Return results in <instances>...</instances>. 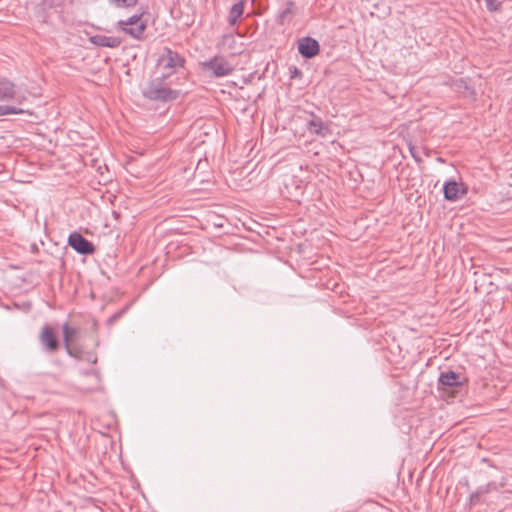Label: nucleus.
Listing matches in <instances>:
<instances>
[{"instance_id": "9", "label": "nucleus", "mask_w": 512, "mask_h": 512, "mask_svg": "<svg viewBox=\"0 0 512 512\" xmlns=\"http://www.w3.org/2000/svg\"><path fill=\"white\" fill-rule=\"evenodd\" d=\"M62 332L65 350L68 355L74 356V352L71 348V343H73L80 337L81 330L77 327L70 326L68 323H64L62 325Z\"/></svg>"}, {"instance_id": "6", "label": "nucleus", "mask_w": 512, "mask_h": 512, "mask_svg": "<svg viewBox=\"0 0 512 512\" xmlns=\"http://www.w3.org/2000/svg\"><path fill=\"white\" fill-rule=\"evenodd\" d=\"M467 383V378L452 370L441 372L438 378V388L458 387Z\"/></svg>"}, {"instance_id": "24", "label": "nucleus", "mask_w": 512, "mask_h": 512, "mask_svg": "<svg viewBox=\"0 0 512 512\" xmlns=\"http://www.w3.org/2000/svg\"><path fill=\"white\" fill-rule=\"evenodd\" d=\"M216 59L214 60H209V61H205V62H201L200 64H209V65H212V64H216L215 63Z\"/></svg>"}, {"instance_id": "22", "label": "nucleus", "mask_w": 512, "mask_h": 512, "mask_svg": "<svg viewBox=\"0 0 512 512\" xmlns=\"http://www.w3.org/2000/svg\"><path fill=\"white\" fill-rule=\"evenodd\" d=\"M501 4V0H486V7L491 12L499 11Z\"/></svg>"}, {"instance_id": "18", "label": "nucleus", "mask_w": 512, "mask_h": 512, "mask_svg": "<svg viewBox=\"0 0 512 512\" xmlns=\"http://www.w3.org/2000/svg\"><path fill=\"white\" fill-rule=\"evenodd\" d=\"M128 309H129V305H126L124 308H122L121 310L117 311L112 316H110L107 319V322H106L107 325L108 326L114 325L119 319H121L124 316V314L128 311Z\"/></svg>"}, {"instance_id": "8", "label": "nucleus", "mask_w": 512, "mask_h": 512, "mask_svg": "<svg viewBox=\"0 0 512 512\" xmlns=\"http://www.w3.org/2000/svg\"><path fill=\"white\" fill-rule=\"evenodd\" d=\"M467 188L462 183H458L455 180L446 181L443 185L444 199L448 201H457L464 194H466Z\"/></svg>"}, {"instance_id": "16", "label": "nucleus", "mask_w": 512, "mask_h": 512, "mask_svg": "<svg viewBox=\"0 0 512 512\" xmlns=\"http://www.w3.org/2000/svg\"><path fill=\"white\" fill-rule=\"evenodd\" d=\"M167 60L166 64L172 65V64H183V59L179 57V55L176 52H173L172 50L165 48L161 58L159 59V62Z\"/></svg>"}, {"instance_id": "12", "label": "nucleus", "mask_w": 512, "mask_h": 512, "mask_svg": "<svg viewBox=\"0 0 512 512\" xmlns=\"http://www.w3.org/2000/svg\"><path fill=\"white\" fill-rule=\"evenodd\" d=\"M205 77H222L232 73L233 66H202Z\"/></svg>"}, {"instance_id": "13", "label": "nucleus", "mask_w": 512, "mask_h": 512, "mask_svg": "<svg viewBox=\"0 0 512 512\" xmlns=\"http://www.w3.org/2000/svg\"><path fill=\"white\" fill-rule=\"evenodd\" d=\"M312 119L307 122L308 131L312 134L325 136L328 128L325 126L322 119L318 116L312 115Z\"/></svg>"}, {"instance_id": "5", "label": "nucleus", "mask_w": 512, "mask_h": 512, "mask_svg": "<svg viewBox=\"0 0 512 512\" xmlns=\"http://www.w3.org/2000/svg\"><path fill=\"white\" fill-rule=\"evenodd\" d=\"M68 244L81 255H91L95 252L93 243L77 231H74L69 235Z\"/></svg>"}, {"instance_id": "4", "label": "nucleus", "mask_w": 512, "mask_h": 512, "mask_svg": "<svg viewBox=\"0 0 512 512\" xmlns=\"http://www.w3.org/2000/svg\"><path fill=\"white\" fill-rule=\"evenodd\" d=\"M26 100L23 95H18L16 85L5 77H0V102L15 101L22 104Z\"/></svg>"}, {"instance_id": "15", "label": "nucleus", "mask_w": 512, "mask_h": 512, "mask_svg": "<svg viewBox=\"0 0 512 512\" xmlns=\"http://www.w3.org/2000/svg\"><path fill=\"white\" fill-rule=\"evenodd\" d=\"M243 11H244L243 3L242 2L235 3L229 11V15H228L229 24L235 25L236 22L238 21L239 17L243 14Z\"/></svg>"}, {"instance_id": "17", "label": "nucleus", "mask_w": 512, "mask_h": 512, "mask_svg": "<svg viewBox=\"0 0 512 512\" xmlns=\"http://www.w3.org/2000/svg\"><path fill=\"white\" fill-rule=\"evenodd\" d=\"M27 112H28V110H25L18 106L0 105V116L10 115V114H24Z\"/></svg>"}, {"instance_id": "10", "label": "nucleus", "mask_w": 512, "mask_h": 512, "mask_svg": "<svg viewBox=\"0 0 512 512\" xmlns=\"http://www.w3.org/2000/svg\"><path fill=\"white\" fill-rule=\"evenodd\" d=\"M298 51L303 57L312 58L319 52V43L311 37H304L298 42Z\"/></svg>"}, {"instance_id": "19", "label": "nucleus", "mask_w": 512, "mask_h": 512, "mask_svg": "<svg viewBox=\"0 0 512 512\" xmlns=\"http://www.w3.org/2000/svg\"><path fill=\"white\" fill-rule=\"evenodd\" d=\"M138 0H110V2L117 8H129L137 4Z\"/></svg>"}, {"instance_id": "23", "label": "nucleus", "mask_w": 512, "mask_h": 512, "mask_svg": "<svg viewBox=\"0 0 512 512\" xmlns=\"http://www.w3.org/2000/svg\"><path fill=\"white\" fill-rule=\"evenodd\" d=\"M288 68L291 79H295L301 76V72L298 70L296 66H289Z\"/></svg>"}, {"instance_id": "7", "label": "nucleus", "mask_w": 512, "mask_h": 512, "mask_svg": "<svg viewBox=\"0 0 512 512\" xmlns=\"http://www.w3.org/2000/svg\"><path fill=\"white\" fill-rule=\"evenodd\" d=\"M506 485L505 478L502 479L500 483L495 481L488 482L485 485L479 486L474 492L469 495V503L471 506H476L481 504V497L493 491H497L499 488H502Z\"/></svg>"}, {"instance_id": "21", "label": "nucleus", "mask_w": 512, "mask_h": 512, "mask_svg": "<svg viewBox=\"0 0 512 512\" xmlns=\"http://www.w3.org/2000/svg\"><path fill=\"white\" fill-rule=\"evenodd\" d=\"M293 7H294V3L290 1L287 3L286 8L280 12L279 18L282 22L285 21L287 19V17L292 14Z\"/></svg>"}, {"instance_id": "11", "label": "nucleus", "mask_w": 512, "mask_h": 512, "mask_svg": "<svg viewBox=\"0 0 512 512\" xmlns=\"http://www.w3.org/2000/svg\"><path fill=\"white\" fill-rule=\"evenodd\" d=\"M452 87L463 97L474 99L476 92L469 82L464 78L456 79L452 82Z\"/></svg>"}, {"instance_id": "14", "label": "nucleus", "mask_w": 512, "mask_h": 512, "mask_svg": "<svg viewBox=\"0 0 512 512\" xmlns=\"http://www.w3.org/2000/svg\"><path fill=\"white\" fill-rule=\"evenodd\" d=\"M91 42L97 46L102 47H117L120 44V40L117 37H111L106 35H94L90 38Z\"/></svg>"}, {"instance_id": "3", "label": "nucleus", "mask_w": 512, "mask_h": 512, "mask_svg": "<svg viewBox=\"0 0 512 512\" xmlns=\"http://www.w3.org/2000/svg\"><path fill=\"white\" fill-rule=\"evenodd\" d=\"M38 339L42 349L47 353H55L60 347L57 333L49 324L42 326Z\"/></svg>"}, {"instance_id": "2", "label": "nucleus", "mask_w": 512, "mask_h": 512, "mask_svg": "<svg viewBox=\"0 0 512 512\" xmlns=\"http://www.w3.org/2000/svg\"><path fill=\"white\" fill-rule=\"evenodd\" d=\"M147 14L141 12L140 14H134L127 19H122L117 22V27L124 33L130 35L134 39L140 40L144 36V32L147 28Z\"/></svg>"}, {"instance_id": "1", "label": "nucleus", "mask_w": 512, "mask_h": 512, "mask_svg": "<svg viewBox=\"0 0 512 512\" xmlns=\"http://www.w3.org/2000/svg\"><path fill=\"white\" fill-rule=\"evenodd\" d=\"M174 67L165 66V71L161 75L154 76L148 80L142 89V95L146 100L165 105L177 100L184 94L178 88L181 78L177 76L176 71L173 69Z\"/></svg>"}, {"instance_id": "20", "label": "nucleus", "mask_w": 512, "mask_h": 512, "mask_svg": "<svg viewBox=\"0 0 512 512\" xmlns=\"http://www.w3.org/2000/svg\"><path fill=\"white\" fill-rule=\"evenodd\" d=\"M407 146H408L409 152H410L412 158L415 160V162L416 163H421L422 162V158L419 155L415 145L411 141H409V142H407Z\"/></svg>"}]
</instances>
